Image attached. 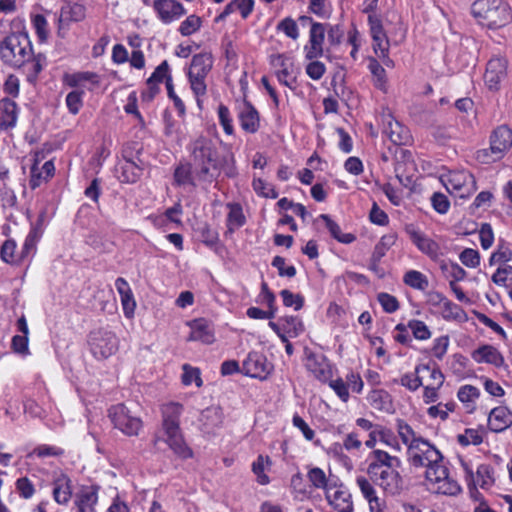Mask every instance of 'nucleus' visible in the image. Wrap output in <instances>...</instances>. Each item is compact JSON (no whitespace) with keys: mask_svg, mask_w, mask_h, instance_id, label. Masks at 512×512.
I'll use <instances>...</instances> for the list:
<instances>
[{"mask_svg":"<svg viewBox=\"0 0 512 512\" xmlns=\"http://www.w3.org/2000/svg\"><path fill=\"white\" fill-rule=\"evenodd\" d=\"M190 164L195 178L211 183L218 172V152L212 140L199 137L191 144Z\"/></svg>","mask_w":512,"mask_h":512,"instance_id":"obj_1","label":"nucleus"},{"mask_svg":"<svg viewBox=\"0 0 512 512\" xmlns=\"http://www.w3.org/2000/svg\"><path fill=\"white\" fill-rule=\"evenodd\" d=\"M183 412V406L177 402H169L161 406L162 430L164 432V441L170 449L180 458L188 459L193 456L192 450L184 441L180 429V416Z\"/></svg>","mask_w":512,"mask_h":512,"instance_id":"obj_2","label":"nucleus"},{"mask_svg":"<svg viewBox=\"0 0 512 512\" xmlns=\"http://www.w3.org/2000/svg\"><path fill=\"white\" fill-rule=\"evenodd\" d=\"M471 13L478 24L488 29H499L512 21V10L505 0H475Z\"/></svg>","mask_w":512,"mask_h":512,"instance_id":"obj_3","label":"nucleus"},{"mask_svg":"<svg viewBox=\"0 0 512 512\" xmlns=\"http://www.w3.org/2000/svg\"><path fill=\"white\" fill-rule=\"evenodd\" d=\"M2 61L14 68H20L33 57L30 38L26 33H11L0 43Z\"/></svg>","mask_w":512,"mask_h":512,"instance_id":"obj_4","label":"nucleus"},{"mask_svg":"<svg viewBox=\"0 0 512 512\" xmlns=\"http://www.w3.org/2000/svg\"><path fill=\"white\" fill-rule=\"evenodd\" d=\"M214 64L210 52H200L192 57L187 71L190 89L196 98L197 106L202 109L203 97L207 94V77Z\"/></svg>","mask_w":512,"mask_h":512,"instance_id":"obj_5","label":"nucleus"},{"mask_svg":"<svg viewBox=\"0 0 512 512\" xmlns=\"http://www.w3.org/2000/svg\"><path fill=\"white\" fill-rule=\"evenodd\" d=\"M425 480L428 489L437 494L456 496L462 490L458 482L450 476L444 459L425 470Z\"/></svg>","mask_w":512,"mask_h":512,"instance_id":"obj_6","label":"nucleus"},{"mask_svg":"<svg viewBox=\"0 0 512 512\" xmlns=\"http://www.w3.org/2000/svg\"><path fill=\"white\" fill-rule=\"evenodd\" d=\"M512 146V130L502 125L496 128L490 138V148L477 152V159L482 163H491L501 159Z\"/></svg>","mask_w":512,"mask_h":512,"instance_id":"obj_7","label":"nucleus"},{"mask_svg":"<svg viewBox=\"0 0 512 512\" xmlns=\"http://www.w3.org/2000/svg\"><path fill=\"white\" fill-rule=\"evenodd\" d=\"M407 460L416 468H428L443 460L442 453L428 440L422 438L407 449Z\"/></svg>","mask_w":512,"mask_h":512,"instance_id":"obj_8","label":"nucleus"},{"mask_svg":"<svg viewBox=\"0 0 512 512\" xmlns=\"http://www.w3.org/2000/svg\"><path fill=\"white\" fill-rule=\"evenodd\" d=\"M109 417L114 427L126 436H137L143 427L142 419L124 404L113 406L109 410Z\"/></svg>","mask_w":512,"mask_h":512,"instance_id":"obj_9","label":"nucleus"},{"mask_svg":"<svg viewBox=\"0 0 512 512\" xmlns=\"http://www.w3.org/2000/svg\"><path fill=\"white\" fill-rule=\"evenodd\" d=\"M461 466L465 472L468 488L473 497L478 494L476 489L477 485L484 490L490 489L494 485L495 478L492 466L488 464H481L477 467L475 474L468 463L461 461Z\"/></svg>","mask_w":512,"mask_h":512,"instance_id":"obj_10","label":"nucleus"},{"mask_svg":"<svg viewBox=\"0 0 512 512\" xmlns=\"http://www.w3.org/2000/svg\"><path fill=\"white\" fill-rule=\"evenodd\" d=\"M89 345L96 358H108L118 350V339L113 332L100 329L90 333Z\"/></svg>","mask_w":512,"mask_h":512,"instance_id":"obj_11","label":"nucleus"},{"mask_svg":"<svg viewBox=\"0 0 512 512\" xmlns=\"http://www.w3.org/2000/svg\"><path fill=\"white\" fill-rule=\"evenodd\" d=\"M401 466H392L383 470L367 474L372 482L378 485L385 493L395 496L403 490V479L398 469Z\"/></svg>","mask_w":512,"mask_h":512,"instance_id":"obj_12","label":"nucleus"},{"mask_svg":"<svg viewBox=\"0 0 512 512\" xmlns=\"http://www.w3.org/2000/svg\"><path fill=\"white\" fill-rule=\"evenodd\" d=\"M271 65L276 68L278 81L291 90L296 89L297 77L294 72V63L285 54H273L270 56Z\"/></svg>","mask_w":512,"mask_h":512,"instance_id":"obj_13","label":"nucleus"},{"mask_svg":"<svg viewBox=\"0 0 512 512\" xmlns=\"http://www.w3.org/2000/svg\"><path fill=\"white\" fill-rule=\"evenodd\" d=\"M445 186L448 192L456 193L460 198H465L476 190V181L469 172L455 171L448 175Z\"/></svg>","mask_w":512,"mask_h":512,"instance_id":"obj_14","label":"nucleus"},{"mask_svg":"<svg viewBox=\"0 0 512 512\" xmlns=\"http://www.w3.org/2000/svg\"><path fill=\"white\" fill-rule=\"evenodd\" d=\"M273 366L267 358L258 352H250L242 365V372L252 378L264 380L271 373Z\"/></svg>","mask_w":512,"mask_h":512,"instance_id":"obj_15","label":"nucleus"},{"mask_svg":"<svg viewBox=\"0 0 512 512\" xmlns=\"http://www.w3.org/2000/svg\"><path fill=\"white\" fill-rule=\"evenodd\" d=\"M237 116L241 128L250 134L256 133L260 128V116L257 109L246 99L237 105Z\"/></svg>","mask_w":512,"mask_h":512,"instance_id":"obj_16","label":"nucleus"},{"mask_svg":"<svg viewBox=\"0 0 512 512\" xmlns=\"http://www.w3.org/2000/svg\"><path fill=\"white\" fill-rule=\"evenodd\" d=\"M326 25L319 22H312L309 31V43L304 47L305 57L314 60L323 55V43L325 39Z\"/></svg>","mask_w":512,"mask_h":512,"instance_id":"obj_17","label":"nucleus"},{"mask_svg":"<svg viewBox=\"0 0 512 512\" xmlns=\"http://www.w3.org/2000/svg\"><path fill=\"white\" fill-rule=\"evenodd\" d=\"M306 369L320 382L327 383L333 376L330 362L324 355L310 353L307 356Z\"/></svg>","mask_w":512,"mask_h":512,"instance_id":"obj_18","label":"nucleus"},{"mask_svg":"<svg viewBox=\"0 0 512 512\" xmlns=\"http://www.w3.org/2000/svg\"><path fill=\"white\" fill-rule=\"evenodd\" d=\"M507 62L503 58L489 60L484 73V82L490 90H498L501 81L506 77Z\"/></svg>","mask_w":512,"mask_h":512,"instance_id":"obj_19","label":"nucleus"},{"mask_svg":"<svg viewBox=\"0 0 512 512\" xmlns=\"http://www.w3.org/2000/svg\"><path fill=\"white\" fill-rule=\"evenodd\" d=\"M153 8L165 24L179 19L186 13L183 5L176 0H155Z\"/></svg>","mask_w":512,"mask_h":512,"instance_id":"obj_20","label":"nucleus"},{"mask_svg":"<svg viewBox=\"0 0 512 512\" xmlns=\"http://www.w3.org/2000/svg\"><path fill=\"white\" fill-rule=\"evenodd\" d=\"M367 474L391 468L392 466H401L399 457L389 454L382 449H374L368 455Z\"/></svg>","mask_w":512,"mask_h":512,"instance_id":"obj_21","label":"nucleus"},{"mask_svg":"<svg viewBox=\"0 0 512 512\" xmlns=\"http://www.w3.org/2000/svg\"><path fill=\"white\" fill-rule=\"evenodd\" d=\"M52 485L54 501L59 505H67L73 493L71 478L63 472L55 473Z\"/></svg>","mask_w":512,"mask_h":512,"instance_id":"obj_22","label":"nucleus"},{"mask_svg":"<svg viewBox=\"0 0 512 512\" xmlns=\"http://www.w3.org/2000/svg\"><path fill=\"white\" fill-rule=\"evenodd\" d=\"M54 171L55 166L52 160L46 161L40 166V160L36 154L30 169L29 185L31 189H36L42 183L47 182L54 175Z\"/></svg>","mask_w":512,"mask_h":512,"instance_id":"obj_23","label":"nucleus"},{"mask_svg":"<svg viewBox=\"0 0 512 512\" xmlns=\"http://www.w3.org/2000/svg\"><path fill=\"white\" fill-rule=\"evenodd\" d=\"M191 328L189 341H199L203 344H212L215 341V331L213 325L203 319H195L189 323Z\"/></svg>","mask_w":512,"mask_h":512,"instance_id":"obj_24","label":"nucleus"},{"mask_svg":"<svg viewBox=\"0 0 512 512\" xmlns=\"http://www.w3.org/2000/svg\"><path fill=\"white\" fill-rule=\"evenodd\" d=\"M66 4L61 8L58 18L59 26L62 28L70 22H78L85 18L86 8L83 0H65Z\"/></svg>","mask_w":512,"mask_h":512,"instance_id":"obj_25","label":"nucleus"},{"mask_svg":"<svg viewBox=\"0 0 512 512\" xmlns=\"http://www.w3.org/2000/svg\"><path fill=\"white\" fill-rule=\"evenodd\" d=\"M325 497L337 512H353L351 494L343 489H327Z\"/></svg>","mask_w":512,"mask_h":512,"instance_id":"obj_26","label":"nucleus"},{"mask_svg":"<svg viewBox=\"0 0 512 512\" xmlns=\"http://www.w3.org/2000/svg\"><path fill=\"white\" fill-rule=\"evenodd\" d=\"M512 425V412L504 406L491 410L488 417V426L493 432H502Z\"/></svg>","mask_w":512,"mask_h":512,"instance_id":"obj_27","label":"nucleus"},{"mask_svg":"<svg viewBox=\"0 0 512 512\" xmlns=\"http://www.w3.org/2000/svg\"><path fill=\"white\" fill-rule=\"evenodd\" d=\"M18 119V106L10 98L0 100V128L3 130L12 129L16 126Z\"/></svg>","mask_w":512,"mask_h":512,"instance_id":"obj_28","label":"nucleus"},{"mask_svg":"<svg viewBox=\"0 0 512 512\" xmlns=\"http://www.w3.org/2000/svg\"><path fill=\"white\" fill-rule=\"evenodd\" d=\"M356 484L363 497L368 501L371 512H382V503L370 478L358 476Z\"/></svg>","mask_w":512,"mask_h":512,"instance_id":"obj_29","label":"nucleus"},{"mask_svg":"<svg viewBox=\"0 0 512 512\" xmlns=\"http://www.w3.org/2000/svg\"><path fill=\"white\" fill-rule=\"evenodd\" d=\"M408 234L412 242L422 253L428 255L432 259L438 257L439 245L434 240L416 229H408Z\"/></svg>","mask_w":512,"mask_h":512,"instance_id":"obj_30","label":"nucleus"},{"mask_svg":"<svg viewBox=\"0 0 512 512\" xmlns=\"http://www.w3.org/2000/svg\"><path fill=\"white\" fill-rule=\"evenodd\" d=\"M384 133L395 145H405L410 140V134L407 128L395 120L391 115L386 119Z\"/></svg>","mask_w":512,"mask_h":512,"instance_id":"obj_31","label":"nucleus"},{"mask_svg":"<svg viewBox=\"0 0 512 512\" xmlns=\"http://www.w3.org/2000/svg\"><path fill=\"white\" fill-rule=\"evenodd\" d=\"M472 359L477 363H488L496 367L504 364V357L492 345H482L472 352Z\"/></svg>","mask_w":512,"mask_h":512,"instance_id":"obj_32","label":"nucleus"},{"mask_svg":"<svg viewBox=\"0 0 512 512\" xmlns=\"http://www.w3.org/2000/svg\"><path fill=\"white\" fill-rule=\"evenodd\" d=\"M98 502L97 488L94 486L83 488L76 496L75 506L77 512H96Z\"/></svg>","mask_w":512,"mask_h":512,"instance_id":"obj_33","label":"nucleus"},{"mask_svg":"<svg viewBox=\"0 0 512 512\" xmlns=\"http://www.w3.org/2000/svg\"><path fill=\"white\" fill-rule=\"evenodd\" d=\"M367 400L369 404L378 411L392 413L394 410L392 397L386 390H372L369 393Z\"/></svg>","mask_w":512,"mask_h":512,"instance_id":"obj_34","label":"nucleus"},{"mask_svg":"<svg viewBox=\"0 0 512 512\" xmlns=\"http://www.w3.org/2000/svg\"><path fill=\"white\" fill-rule=\"evenodd\" d=\"M369 21L371 24L370 33L373 41L372 47L374 53L377 55L379 53L389 51V40L381 23L378 20L372 21L371 17H369Z\"/></svg>","mask_w":512,"mask_h":512,"instance_id":"obj_35","label":"nucleus"},{"mask_svg":"<svg viewBox=\"0 0 512 512\" xmlns=\"http://www.w3.org/2000/svg\"><path fill=\"white\" fill-rule=\"evenodd\" d=\"M223 413L220 407L211 406L202 411L200 421L207 431L222 424Z\"/></svg>","mask_w":512,"mask_h":512,"instance_id":"obj_36","label":"nucleus"},{"mask_svg":"<svg viewBox=\"0 0 512 512\" xmlns=\"http://www.w3.org/2000/svg\"><path fill=\"white\" fill-rule=\"evenodd\" d=\"M396 430L399 438L401 439L402 443L407 447V449L414 445L418 440H421L423 438L420 435H418L414 431V429L403 419H397Z\"/></svg>","mask_w":512,"mask_h":512,"instance_id":"obj_37","label":"nucleus"},{"mask_svg":"<svg viewBox=\"0 0 512 512\" xmlns=\"http://www.w3.org/2000/svg\"><path fill=\"white\" fill-rule=\"evenodd\" d=\"M174 180H175V183L179 186L190 185L193 187L196 186L195 181H198L195 178V175L193 173V167L190 163L180 164L175 169Z\"/></svg>","mask_w":512,"mask_h":512,"instance_id":"obj_38","label":"nucleus"},{"mask_svg":"<svg viewBox=\"0 0 512 512\" xmlns=\"http://www.w3.org/2000/svg\"><path fill=\"white\" fill-rule=\"evenodd\" d=\"M319 219L325 222L327 229L329 230L331 236L335 238L337 241L349 244L352 243L356 237L351 233H342L339 225L335 223L328 215L321 214Z\"/></svg>","mask_w":512,"mask_h":512,"instance_id":"obj_39","label":"nucleus"},{"mask_svg":"<svg viewBox=\"0 0 512 512\" xmlns=\"http://www.w3.org/2000/svg\"><path fill=\"white\" fill-rule=\"evenodd\" d=\"M142 169L131 160H125L120 166L119 179L125 183H135L141 176Z\"/></svg>","mask_w":512,"mask_h":512,"instance_id":"obj_40","label":"nucleus"},{"mask_svg":"<svg viewBox=\"0 0 512 512\" xmlns=\"http://www.w3.org/2000/svg\"><path fill=\"white\" fill-rule=\"evenodd\" d=\"M227 207L229 209V213L227 215V226L230 231H234L235 229L242 227L245 224L246 219L240 204L228 203Z\"/></svg>","mask_w":512,"mask_h":512,"instance_id":"obj_41","label":"nucleus"},{"mask_svg":"<svg viewBox=\"0 0 512 512\" xmlns=\"http://www.w3.org/2000/svg\"><path fill=\"white\" fill-rule=\"evenodd\" d=\"M368 69L373 76L374 86L379 90L385 91L387 85V78L384 67L375 58H370Z\"/></svg>","mask_w":512,"mask_h":512,"instance_id":"obj_42","label":"nucleus"},{"mask_svg":"<svg viewBox=\"0 0 512 512\" xmlns=\"http://www.w3.org/2000/svg\"><path fill=\"white\" fill-rule=\"evenodd\" d=\"M403 282L416 290L424 291L429 286L428 278L417 270H409L403 276Z\"/></svg>","mask_w":512,"mask_h":512,"instance_id":"obj_43","label":"nucleus"},{"mask_svg":"<svg viewBox=\"0 0 512 512\" xmlns=\"http://www.w3.org/2000/svg\"><path fill=\"white\" fill-rule=\"evenodd\" d=\"M440 269L444 276L450 279L449 282L456 283L465 279L467 272L456 262L442 261Z\"/></svg>","mask_w":512,"mask_h":512,"instance_id":"obj_44","label":"nucleus"},{"mask_svg":"<svg viewBox=\"0 0 512 512\" xmlns=\"http://www.w3.org/2000/svg\"><path fill=\"white\" fill-rule=\"evenodd\" d=\"M16 242L12 239H8L3 242L1 249H0V257L1 259L9 264H16L20 262L23 257L20 254L16 252Z\"/></svg>","mask_w":512,"mask_h":512,"instance_id":"obj_45","label":"nucleus"},{"mask_svg":"<svg viewBox=\"0 0 512 512\" xmlns=\"http://www.w3.org/2000/svg\"><path fill=\"white\" fill-rule=\"evenodd\" d=\"M395 242L396 236L394 234H387L382 236L372 253L374 256V262H380V260L386 255V252L395 244Z\"/></svg>","mask_w":512,"mask_h":512,"instance_id":"obj_46","label":"nucleus"},{"mask_svg":"<svg viewBox=\"0 0 512 512\" xmlns=\"http://www.w3.org/2000/svg\"><path fill=\"white\" fill-rule=\"evenodd\" d=\"M307 477L314 488L324 489L325 492L327 489H332V486L328 484V479L325 472L319 467L311 468L308 471Z\"/></svg>","mask_w":512,"mask_h":512,"instance_id":"obj_47","label":"nucleus"},{"mask_svg":"<svg viewBox=\"0 0 512 512\" xmlns=\"http://www.w3.org/2000/svg\"><path fill=\"white\" fill-rule=\"evenodd\" d=\"M457 441L462 446L479 445L483 441V435L478 429H466L457 436Z\"/></svg>","mask_w":512,"mask_h":512,"instance_id":"obj_48","label":"nucleus"},{"mask_svg":"<svg viewBox=\"0 0 512 512\" xmlns=\"http://www.w3.org/2000/svg\"><path fill=\"white\" fill-rule=\"evenodd\" d=\"M218 118L219 123L222 126L224 132L227 135H233L234 134V126H233V118L231 116L230 110L227 106L224 104H220L218 106Z\"/></svg>","mask_w":512,"mask_h":512,"instance_id":"obj_49","label":"nucleus"},{"mask_svg":"<svg viewBox=\"0 0 512 512\" xmlns=\"http://www.w3.org/2000/svg\"><path fill=\"white\" fill-rule=\"evenodd\" d=\"M283 321V330L291 338L299 336L304 331V325L302 321L296 316L285 317Z\"/></svg>","mask_w":512,"mask_h":512,"instance_id":"obj_50","label":"nucleus"},{"mask_svg":"<svg viewBox=\"0 0 512 512\" xmlns=\"http://www.w3.org/2000/svg\"><path fill=\"white\" fill-rule=\"evenodd\" d=\"M252 186L254 191L262 197L272 199L278 197V193L276 192L274 186L265 182L261 178L254 179L252 182Z\"/></svg>","mask_w":512,"mask_h":512,"instance_id":"obj_51","label":"nucleus"},{"mask_svg":"<svg viewBox=\"0 0 512 512\" xmlns=\"http://www.w3.org/2000/svg\"><path fill=\"white\" fill-rule=\"evenodd\" d=\"M201 18L196 15L188 16L179 26V32L183 36H190L201 27Z\"/></svg>","mask_w":512,"mask_h":512,"instance_id":"obj_52","label":"nucleus"},{"mask_svg":"<svg viewBox=\"0 0 512 512\" xmlns=\"http://www.w3.org/2000/svg\"><path fill=\"white\" fill-rule=\"evenodd\" d=\"M90 81L92 83H98V75L94 72H78L72 75L66 76V82L71 87H76L82 82Z\"/></svg>","mask_w":512,"mask_h":512,"instance_id":"obj_53","label":"nucleus"},{"mask_svg":"<svg viewBox=\"0 0 512 512\" xmlns=\"http://www.w3.org/2000/svg\"><path fill=\"white\" fill-rule=\"evenodd\" d=\"M277 30L283 32L287 37L296 40L299 37L297 23L291 17H286L277 25Z\"/></svg>","mask_w":512,"mask_h":512,"instance_id":"obj_54","label":"nucleus"},{"mask_svg":"<svg viewBox=\"0 0 512 512\" xmlns=\"http://www.w3.org/2000/svg\"><path fill=\"white\" fill-rule=\"evenodd\" d=\"M41 234L42 233L38 228H33L29 232V234L27 235V237L24 241L22 251H21V255L23 258L27 257L28 255H30L32 252L35 251L36 244L39 241Z\"/></svg>","mask_w":512,"mask_h":512,"instance_id":"obj_55","label":"nucleus"},{"mask_svg":"<svg viewBox=\"0 0 512 512\" xmlns=\"http://www.w3.org/2000/svg\"><path fill=\"white\" fill-rule=\"evenodd\" d=\"M408 327L412 331L413 336L418 340H427L431 337L428 326L421 320H410Z\"/></svg>","mask_w":512,"mask_h":512,"instance_id":"obj_56","label":"nucleus"},{"mask_svg":"<svg viewBox=\"0 0 512 512\" xmlns=\"http://www.w3.org/2000/svg\"><path fill=\"white\" fill-rule=\"evenodd\" d=\"M459 259L468 268H477L480 265V254L472 248H465L459 254Z\"/></svg>","mask_w":512,"mask_h":512,"instance_id":"obj_57","label":"nucleus"},{"mask_svg":"<svg viewBox=\"0 0 512 512\" xmlns=\"http://www.w3.org/2000/svg\"><path fill=\"white\" fill-rule=\"evenodd\" d=\"M63 453V449L57 446L42 444L34 448L30 456H37L39 458L59 457L63 455Z\"/></svg>","mask_w":512,"mask_h":512,"instance_id":"obj_58","label":"nucleus"},{"mask_svg":"<svg viewBox=\"0 0 512 512\" xmlns=\"http://www.w3.org/2000/svg\"><path fill=\"white\" fill-rule=\"evenodd\" d=\"M458 399L462 403H466L467 407L469 404H473L474 401L479 397L480 391L478 388L472 385H464L458 391Z\"/></svg>","mask_w":512,"mask_h":512,"instance_id":"obj_59","label":"nucleus"},{"mask_svg":"<svg viewBox=\"0 0 512 512\" xmlns=\"http://www.w3.org/2000/svg\"><path fill=\"white\" fill-rule=\"evenodd\" d=\"M442 317L446 320L457 319L462 313V309L450 301L448 298L443 302V304L438 308Z\"/></svg>","mask_w":512,"mask_h":512,"instance_id":"obj_60","label":"nucleus"},{"mask_svg":"<svg viewBox=\"0 0 512 512\" xmlns=\"http://www.w3.org/2000/svg\"><path fill=\"white\" fill-rule=\"evenodd\" d=\"M183 374H182V382L184 385H190L193 382L197 387L202 385V379L200 377V372L196 368H192L188 364L183 365Z\"/></svg>","mask_w":512,"mask_h":512,"instance_id":"obj_61","label":"nucleus"},{"mask_svg":"<svg viewBox=\"0 0 512 512\" xmlns=\"http://www.w3.org/2000/svg\"><path fill=\"white\" fill-rule=\"evenodd\" d=\"M32 24L40 41H45L49 34L46 18L41 14H37L33 16Z\"/></svg>","mask_w":512,"mask_h":512,"instance_id":"obj_62","label":"nucleus"},{"mask_svg":"<svg viewBox=\"0 0 512 512\" xmlns=\"http://www.w3.org/2000/svg\"><path fill=\"white\" fill-rule=\"evenodd\" d=\"M327 383L343 402H347L349 400L348 385L342 378H337L335 380H332L331 378Z\"/></svg>","mask_w":512,"mask_h":512,"instance_id":"obj_63","label":"nucleus"},{"mask_svg":"<svg viewBox=\"0 0 512 512\" xmlns=\"http://www.w3.org/2000/svg\"><path fill=\"white\" fill-rule=\"evenodd\" d=\"M377 299L383 310L387 313H394L399 308V302L396 297L388 293H379Z\"/></svg>","mask_w":512,"mask_h":512,"instance_id":"obj_64","label":"nucleus"}]
</instances>
